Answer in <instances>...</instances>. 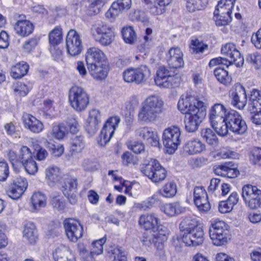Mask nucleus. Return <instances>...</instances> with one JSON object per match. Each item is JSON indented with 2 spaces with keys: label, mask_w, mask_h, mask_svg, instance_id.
Listing matches in <instances>:
<instances>
[{
  "label": "nucleus",
  "mask_w": 261,
  "mask_h": 261,
  "mask_svg": "<svg viewBox=\"0 0 261 261\" xmlns=\"http://www.w3.org/2000/svg\"><path fill=\"white\" fill-rule=\"evenodd\" d=\"M177 108L185 114L184 121L186 130L189 133L196 132L206 115L205 104L196 97L186 94L180 97Z\"/></svg>",
  "instance_id": "obj_1"
},
{
  "label": "nucleus",
  "mask_w": 261,
  "mask_h": 261,
  "mask_svg": "<svg viewBox=\"0 0 261 261\" xmlns=\"http://www.w3.org/2000/svg\"><path fill=\"white\" fill-rule=\"evenodd\" d=\"M85 57L91 76L98 81L105 80L108 75L110 66L103 51L98 47H91L87 49Z\"/></svg>",
  "instance_id": "obj_2"
},
{
  "label": "nucleus",
  "mask_w": 261,
  "mask_h": 261,
  "mask_svg": "<svg viewBox=\"0 0 261 261\" xmlns=\"http://www.w3.org/2000/svg\"><path fill=\"white\" fill-rule=\"evenodd\" d=\"M163 106L164 102L159 96H148L142 103L138 114V120L146 123L154 122L162 113Z\"/></svg>",
  "instance_id": "obj_3"
},
{
  "label": "nucleus",
  "mask_w": 261,
  "mask_h": 261,
  "mask_svg": "<svg viewBox=\"0 0 261 261\" xmlns=\"http://www.w3.org/2000/svg\"><path fill=\"white\" fill-rule=\"evenodd\" d=\"M247 126L242 116L236 111L229 110L222 125L218 128V135L224 136L228 129L237 135H243L247 130Z\"/></svg>",
  "instance_id": "obj_4"
},
{
  "label": "nucleus",
  "mask_w": 261,
  "mask_h": 261,
  "mask_svg": "<svg viewBox=\"0 0 261 261\" xmlns=\"http://www.w3.org/2000/svg\"><path fill=\"white\" fill-rule=\"evenodd\" d=\"M221 51L222 54L226 56L229 58L227 59L222 57H218L210 60L208 65L214 67L216 65H225L228 68L230 64H234L237 67L242 66L244 63L243 57L241 56L240 51L236 48L234 44L228 43L223 45Z\"/></svg>",
  "instance_id": "obj_5"
},
{
  "label": "nucleus",
  "mask_w": 261,
  "mask_h": 261,
  "mask_svg": "<svg viewBox=\"0 0 261 261\" xmlns=\"http://www.w3.org/2000/svg\"><path fill=\"white\" fill-rule=\"evenodd\" d=\"M169 232V229L166 227H161L159 232H153L152 234H150L148 232L144 233L141 238V242L144 245L148 247L153 244L158 250L156 255L159 256L161 260H164L165 253L163 249Z\"/></svg>",
  "instance_id": "obj_6"
},
{
  "label": "nucleus",
  "mask_w": 261,
  "mask_h": 261,
  "mask_svg": "<svg viewBox=\"0 0 261 261\" xmlns=\"http://www.w3.org/2000/svg\"><path fill=\"white\" fill-rule=\"evenodd\" d=\"M68 101L71 107L76 112L84 111L90 102V96L82 87L73 86L69 89Z\"/></svg>",
  "instance_id": "obj_7"
},
{
  "label": "nucleus",
  "mask_w": 261,
  "mask_h": 261,
  "mask_svg": "<svg viewBox=\"0 0 261 261\" xmlns=\"http://www.w3.org/2000/svg\"><path fill=\"white\" fill-rule=\"evenodd\" d=\"M209 233L210 238L215 246L224 245L230 239L228 225L223 221H212L209 228Z\"/></svg>",
  "instance_id": "obj_8"
},
{
  "label": "nucleus",
  "mask_w": 261,
  "mask_h": 261,
  "mask_svg": "<svg viewBox=\"0 0 261 261\" xmlns=\"http://www.w3.org/2000/svg\"><path fill=\"white\" fill-rule=\"evenodd\" d=\"M141 172L153 182H159L166 177L167 172L155 159H151L147 164L141 166Z\"/></svg>",
  "instance_id": "obj_9"
},
{
  "label": "nucleus",
  "mask_w": 261,
  "mask_h": 261,
  "mask_svg": "<svg viewBox=\"0 0 261 261\" xmlns=\"http://www.w3.org/2000/svg\"><path fill=\"white\" fill-rule=\"evenodd\" d=\"M178 79L174 72L165 66H160L154 76L155 85L161 88H172L177 86Z\"/></svg>",
  "instance_id": "obj_10"
},
{
  "label": "nucleus",
  "mask_w": 261,
  "mask_h": 261,
  "mask_svg": "<svg viewBox=\"0 0 261 261\" xmlns=\"http://www.w3.org/2000/svg\"><path fill=\"white\" fill-rule=\"evenodd\" d=\"M91 31L93 39L101 45L107 46L112 43L114 36L112 27L101 23L93 25Z\"/></svg>",
  "instance_id": "obj_11"
},
{
  "label": "nucleus",
  "mask_w": 261,
  "mask_h": 261,
  "mask_svg": "<svg viewBox=\"0 0 261 261\" xmlns=\"http://www.w3.org/2000/svg\"><path fill=\"white\" fill-rule=\"evenodd\" d=\"M242 197L245 205L250 209L255 210L261 205V190L256 186L251 185L244 186Z\"/></svg>",
  "instance_id": "obj_12"
},
{
  "label": "nucleus",
  "mask_w": 261,
  "mask_h": 261,
  "mask_svg": "<svg viewBox=\"0 0 261 261\" xmlns=\"http://www.w3.org/2000/svg\"><path fill=\"white\" fill-rule=\"evenodd\" d=\"M180 128L172 126L166 128L163 132L162 140L167 152L172 154L177 149L181 143Z\"/></svg>",
  "instance_id": "obj_13"
},
{
  "label": "nucleus",
  "mask_w": 261,
  "mask_h": 261,
  "mask_svg": "<svg viewBox=\"0 0 261 261\" xmlns=\"http://www.w3.org/2000/svg\"><path fill=\"white\" fill-rule=\"evenodd\" d=\"M8 159L15 171H19L22 168V164L27 160L34 158L33 152L27 146L22 145L19 149V154L13 149L7 151Z\"/></svg>",
  "instance_id": "obj_14"
},
{
  "label": "nucleus",
  "mask_w": 261,
  "mask_h": 261,
  "mask_svg": "<svg viewBox=\"0 0 261 261\" xmlns=\"http://www.w3.org/2000/svg\"><path fill=\"white\" fill-rule=\"evenodd\" d=\"M150 71L146 65H141L137 68H129L123 73V77L127 83L134 82L140 84L145 82L150 76Z\"/></svg>",
  "instance_id": "obj_15"
},
{
  "label": "nucleus",
  "mask_w": 261,
  "mask_h": 261,
  "mask_svg": "<svg viewBox=\"0 0 261 261\" xmlns=\"http://www.w3.org/2000/svg\"><path fill=\"white\" fill-rule=\"evenodd\" d=\"M67 54L71 56L80 55L83 50L82 40L80 34L74 29H70L66 36Z\"/></svg>",
  "instance_id": "obj_16"
},
{
  "label": "nucleus",
  "mask_w": 261,
  "mask_h": 261,
  "mask_svg": "<svg viewBox=\"0 0 261 261\" xmlns=\"http://www.w3.org/2000/svg\"><path fill=\"white\" fill-rule=\"evenodd\" d=\"M228 111L220 103H215L212 107L209 112V119L212 126L218 133V128L222 125Z\"/></svg>",
  "instance_id": "obj_17"
},
{
  "label": "nucleus",
  "mask_w": 261,
  "mask_h": 261,
  "mask_svg": "<svg viewBox=\"0 0 261 261\" xmlns=\"http://www.w3.org/2000/svg\"><path fill=\"white\" fill-rule=\"evenodd\" d=\"M77 179L71 175H67L64 178L61 190L69 202L74 204L77 201Z\"/></svg>",
  "instance_id": "obj_18"
},
{
  "label": "nucleus",
  "mask_w": 261,
  "mask_h": 261,
  "mask_svg": "<svg viewBox=\"0 0 261 261\" xmlns=\"http://www.w3.org/2000/svg\"><path fill=\"white\" fill-rule=\"evenodd\" d=\"M18 19L13 25L15 33L21 37H27L33 34L35 30V25L30 20L26 19L24 14H16Z\"/></svg>",
  "instance_id": "obj_19"
},
{
  "label": "nucleus",
  "mask_w": 261,
  "mask_h": 261,
  "mask_svg": "<svg viewBox=\"0 0 261 261\" xmlns=\"http://www.w3.org/2000/svg\"><path fill=\"white\" fill-rule=\"evenodd\" d=\"M64 226L68 239L76 242L83 235V227L80 221L72 218H67L64 221Z\"/></svg>",
  "instance_id": "obj_20"
},
{
  "label": "nucleus",
  "mask_w": 261,
  "mask_h": 261,
  "mask_svg": "<svg viewBox=\"0 0 261 261\" xmlns=\"http://www.w3.org/2000/svg\"><path fill=\"white\" fill-rule=\"evenodd\" d=\"M231 103L234 107L242 110L247 104V95L245 88L240 84H236L229 92Z\"/></svg>",
  "instance_id": "obj_21"
},
{
  "label": "nucleus",
  "mask_w": 261,
  "mask_h": 261,
  "mask_svg": "<svg viewBox=\"0 0 261 261\" xmlns=\"http://www.w3.org/2000/svg\"><path fill=\"white\" fill-rule=\"evenodd\" d=\"M28 186V182L25 178L17 177L9 184L7 193L11 198L18 199L23 194Z\"/></svg>",
  "instance_id": "obj_22"
},
{
  "label": "nucleus",
  "mask_w": 261,
  "mask_h": 261,
  "mask_svg": "<svg viewBox=\"0 0 261 261\" xmlns=\"http://www.w3.org/2000/svg\"><path fill=\"white\" fill-rule=\"evenodd\" d=\"M194 202L198 211L206 213L211 208L207 193L202 187H196L194 189Z\"/></svg>",
  "instance_id": "obj_23"
},
{
  "label": "nucleus",
  "mask_w": 261,
  "mask_h": 261,
  "mask_svg": "<svg viewBox=\"0 0 261 261\" xmlns=\"http://www.w3.org/2000/svg\"><path fill=\"white\" fill-rule=\"evenodd\" d=\"M21 120L24 128L34 134H39L44 129L43 122L31 114L23 113Z\"/></svg>",
  "instance_id": "obj_24"
},
{
  "label": "nucleus",
  "mask_w": 261,
  "mask_h": 261,
  "mask_svg": "<svg viewBox=\"0 0 261 261\" xmlns=\"http://www.w3.org/2000/svg\"><path fill=\"white\" fill-rule=\"evenodd\" d=\"M139 224L146 230H151L153 232H159L161 227L160 220L155 214H147L142 215L139 219Z\"/></svg>",
  "instance_id": "obj_25"
},
{
  "label": "nucleus",
  "mask_w": 261,
  "mask_h": 261,
  "mask_svg": "<svg viewBox=\"0 0 261 261\" xmlns=\"http://www.w3.org/2000/svg\"><path fill=\"white\" fill-rule=\"evenodd\" d=\"M184 243L187 246H196L201 245L204 241V232L201 227H196L187 234L181 237Z\"/></svg>",
  "instance_id": "obj_26"
},
{
  "label": "nucleus",
  "mask_w": 261,
  "mask_h": 261,
  "mask_svg": "<svg viewBox=\"0 0 261 261\" xmlns=\"http://www.w3.org/2000/svg\"><path fill=\"white\" fill-rule=\"evenodd\" d=\"M113 118V116L109 117L103 125L97 140L100 146H104L109 142L114 133Z\"/></svg>",
  "instance_id": "obj_27"
},
{
  "label": "nucleus",
  "mask_w": 261,
  "mask_h": 261,
  "mask_svg": "<svg viewBox=\"0 0 261 261\" xmlns=\"http://www.w3.org/2000/svg\"><path fill=\"white\" fill-rule=\"evenodd\" d=\"M136 135L146 140L152 146L160 147V137L156 132L148 127H140L136 130Z\"/></svg>",
  "instance_id": "obj_28"
},
{
  "label": "nucleus",
  "mask_w": 261,
  "mask_h": 261,
  "mask_svg": "<svg viewBox=\"0 0 261 261\" xmlns=\"http://www.w3.org/2000/svg\"><path fill=\"white\" fill-rule=\"evenodd\" d=\"M167 57L168 64L171 68H179L184 66L183 54L179 47L171 48Z\"/></svg>",
  "instance_id": "obj_29"
},
{
  "label": "nucleus",
  "mask_w": 261,
  "mask_h": 261,
  "mask_svg": "<svg viewBox=\"0 0 261 261\" xmlns=\"http://www.w3.org/2000/svg\"><path fill=\"white\" fill-rule=\"evenodd\" d=\"M205 149V146L197 139H193L187 141L184 144L183 153L187 155H195L201 153Z\"/></svg>",
  "instance_id": "obj_30"
},
{
  "label": "nucleus",
  "mask_w": 261,
  "mask_h": 261,
  "mask_svg": "<svg viewBox=\"0 0 261 261\" xmlns=\"http://www.w3.org/2000/svg\"><path fill=\"white\" fill-rule=\"evenodd\" d=\"M53 257L55 261H76L74 254L69 247L60 245L53 252Z\"/></svg>",
  "instance_id": "obj_31"
},
{
  "label": "nucleus",
  "mask_w": 261,
  "mask_h": 261,
  "mask_svg": "<svg viewBox=\"0 0 261 261\" xmlns=\"http://www.w3.org/2000/svg\"><path fill=\"white\" fill-rule=\"evenodd\" d=\"M143 3L148 5V8L151 14L158 15L163 14L165 11V8L170 3L171 0H142Z\"/></svg>",
  "instance_id": "obj_32"
},
{
  "label": "nucleus",
  "mask_w": 261,
  "mask_h": 261,
  "mask_svg": "<svg viewBox=\"0 0 261 261\" xmlns=\"http://www.w3.org/2000/svg\"><path fill=\"white\" fill-rule=\"evenodd\" d=\"M29 69L30 65L27 62L19 61L11 66L10 74L13 79H20L28 74Z\"/></svg>",
  "instance_id": "obj_33"
},
{
  "label": "nucleus",
  "mask_w": 261,
  "mask_h": 261,
  "mask_svg": "<svg viewBox=\"0 0 261 261\" xmlns=\"http://www.w3.org/2000/svg\"><path fill=\"white\" fill-rule=\"evenodd\" d=\"M62 173L59 168L53 166L48 167L45 171V178L47 184L54 187L59 184L62 179Z\"/></svg>",
  "instance_id": "obj_34"
},
{
  "label": "nucleus",
  "mask_w": 261,
  "mask_h": 261,
  "mask_svg": "<svg viewBox=\"0 0 261 261\" xmlns=\"http://www.w3.org/2000/svg\"><path fill=\"white\" fill-rule=\"evenodd\" d=\"M231 165L230 162L218 166L215 169V173L222 176L232 178L239 174V170Z\"/></svg>",
  "instance_id": "obj_35"
},
{
  "label": "nucleus",
  "mask_w": 261,
  "mask_h": 261,
  "mask_svg": "<svg viewBox=\"0 0 261 261\" xmlns=\"http://www.w3.org/2000/svg\"><path fill=\"white\" fill-rule=\"evenodd\" d=\"M161 210L166 215L172 217L185 211V208L181 206L178 202L167 203L161 206Z\"/></svg>",
  "instance_id": "obj_36"
},
{
  "label": "nucleus",
  "mask_w": 261,
  "mask_h": 261,
  "mask_svg": "<svg viewBox=\"0 0 261 261\" xmlns=\"http://www.w3.org/2000/svg\"><path fill=\"white\" fill-rule=\"evenodd\" d=\"M234 2V0L220 1L216 6L214 15L220 14L224 15L228 14L231 16Z\"/></svg>",
  "instance_id": "obj_37"
},
{
  "label": "nucleus",
  "mask_w": 261,
  "mask_h": 261,
  "mask_svg": "<svg viewBox=\"0 0 261 261\" xmlns=\"http://www.w3.org/2000/svg\"><path fill=\"white\" fill-rule=\"evenodd\" d=\"M49 46L59 45L63 40V29L61 25L56 26L48 35Z\"/></svg>",
  "instance_id": "obj_38"
},
{
  "label": "nucleus",
  "mask_w": 261,
  "mask_h": 261,
  "mask_svg": "<svg viewBox=\"0 0 261 261\" xmlns=\"http://www.w3.org/2000/svg\"><path fill=\"white\" fill-rule=\"evenodd\" d=\"M88 6H86L85 12L89 16H95L101 11L106 4V0H87Z\"/></svg>",
  "instance_id": "obj_39"
},
{
  "label": "nucleus",
  "mask_w": 261,
  "mask_h": 261,
  "mask_svg": "<svg viewBox=\"0 0 261 261\" xmlns=\"http://www.w3.org/2000/svg\"><path fill=\"white\" fill-rule=\"evenodd\" d=\"M68 134V127L65 122L53 124L51 135L57 140L63 139Z\"/></svg>",
  "instance_id": "obj_40"
},
{
  "label": "nucleus",
  "mask_w": 261,
  "mask_h": 261,
  "mask_svg": "<svg viewBox=\"0 0 261 261\" xmlns=\"http://www.w3.org/2000/svg\"><path fill=\"white\" fill-rule=\"evenodd\" d=\"M122 39L126 44L133 45L137 40V36L133 27L126 25L121 29Z\"/></svg>",
  "instance_id": "obj_41"
},
{
  "label": "nucleus",
  "mask_w": 261,
  "mask_h": 261,
  "mask_svg": "<svg viewBox=\"0 0 261 261\" xmlns=\"http://www.w3.org/2000/svg\"><path fill=\"white\" fill-rule=\"evenodd\" d=\"M23 237L31 244L37 242L38 237L37 231L35 224L32 222L27 223L24 228Z\"/></svg>",
  "instance_id": "obj_42"
},
{
  "label": "nucleus",
  "mask_w": 261,
  "mask_h": 261,
  "mask_svg": "<svg viewBox=\"0 0 261 261\" xmlns=\"http://www.w3.org/2000/svg\"><path fill=\"white\" fill-rule=\"evenodd\" d=\"M200 227L198 225L197 221L195 219L190 218L184 219L180 223L179 228L181 237L187 234L189 232L195 229L196 227Z\"/></svg>",
  "instance_id": "obj_43"
},
{
  "label": "nucleus",
  "mask_w": 261,
  "mask_h": 261,
  "mask_svg": "<svg viewBox=\"0 0 261 261\" xmlns=\"http://www.w3.org/2000/svg\"><path fill=\"white\" fill-rule=\"evenodd\" d=\"M85 147V143L84 137L82 136H76L71 140L69 151L71 155H75L82 152Z\"/></svg>",
  "instance_id": "obj_44"
},
{
  "label": "nucleus",
  "mask_w": 261,
  "mask_h": 261,
  "mask_svg": "<svg viewBox=\"0 0 261 261\" xmlns=\"http://www.w3.org/2000/svg\"><path fill=\"white\" fill-rule=\"evenodd\" d=\"M177 186L173 181H170L165 184L158 191V193L165 198H172L176 194Z\"/></svg>",
  "instance_id": "obj_45"
},
{
  "label": "nucleus",
  "mask_w": 261,
  "mask_h": 261,
  "mask_svg": "<svg viewBox=\"0 0 261 261\" xmlns=\"http://www.w3.org/2000/svg\"><path fill=\"white\" fill-rule=\"evenodd\" d=\"M46 197L40 192H35L31 198V202L34 210H39L46 205Z\"/></svg>",
  "instance_id": "obj_46"
},
{
  "label": "nucleus",
  "mask_w": 261,
  "mask_h": 261,
  "mask_svg": "<svg viewBox=\"0 0 261 261\" xmlns=\"http://www.w3.org/2000/svg\"><path fill=\"white\" fill-rule=\"evenodd\" d=\"M214 73L217 80L224 85H228L231 82V77L228 71L223 67L219 66L214 71Z\"/></svg>",
  "instance_id": "obj_47"
},
{
  "label": "nucleus",
  "mask_w": 261,
  "mask_h": 261,
  "mask_svg": "<svg viewBox=\"0 0 261 261\" xmlns=\"http://www.w3.org/2000/svg\"><path fill=\"white\" fill-rule=\"evenodd\" d=\"M99 114L95 111L90 112L86 122V128L89 131L96 130L100 123Z\"/></svg>",
  "instance_id": "obj_48"
},
{
  "label": "nucleus",
  "mask_w": 261,
  "mask_h": 261,
  "mask_svg": "<svg viewBox=\"0 0 261 261\" xmlns=\"http://www.w3.org/2000/svg\"><path fill=\"white\" fill-rule=\"evenodd\" d=\"M201 136L206 143L212 146H216L218 144V139L215 133L211 128H203L201 130Z\"/></svg>",
  "instance_id": "obj_49"
},
{
  "label": "nucleus",
  "mask_w": 261,
  "mask_h": 261,
  "mask_svg": "<svg viewBox=\"0 0 261 261\" xmlns=\"http://www.w3.org/2000/svg\"><path fill=\"white\" fill-rule=\"evenodd\" d=\"M12 89L17 95L24 97L31 91V87L24 82L18 81L13 83Z\"/></svg>",
  "instance_id": "obj_50"
},
{
  "label": "nucleus",
  "mask_w": 261,
  "mask_h": 261,
  "mask_svg": "<svg viewBox=\"0 0 261 261\" xmlns=\"http://www.w3.org/2000/svg\"><path fill=\"white\" fill-rule=\"evenodd\" d=\"M54 101L50 99H47L43 101V112L44 114L49 118H55L57 115V111L54 106Z\"/></svg>",
  "instance_id": "obj_51"
},
{
  "label": "nucleus",
  "mask_w": 261,
  "mask_h": 261,
  "mask_svg": "<svg viewBox=\"0 0 261 261\" xmlns=\"http://www.w3.org/2000/svg\"><path fill=\"white\" fill-rule=\"evenodd\" d=\"M187 9L189 12H194L203 9L207 4L208 0H186Z\"/></svg>",
  "instance_id": "obj_52"
},
{
  "label": "nucleus",
  "mask_w": 261,
  "mask_h": 261,
  "mask_svg": "<svg viewBox=\"0 0 261 261\" xmlns=\"http://www.w3.org/2000/svg\"><path fill=\"white\" fill-rule=\"evenodd\" d=\"M40 40V37L35 36L26 40L23 44V49L25 52L31 53L38 45Z\"/></svg>",
  "instance_id": "obj_53"
},
{
  "label": "nucleus",
  "mask_w": 261,
  "mask_h": 261,
  "mask_svg": "<svg viewBox=\"0 0 261 261\" xmlns=\"http://www.w3.org/2000/svg\"><path fill=\"white\" fill-rule=\"evenodd\" d=\"M106 241L105 237L93 241L92 243V248L90 254L92 256L100 254L103 252V245Z\"/></svg>",
  "instance_id": "obj_54"
},
{
  "label": "nucleus",
  "mask_w": 261,
  "mask_h": 261,
  "mask_svg": "<svg viewBox=\"0 0 261 261\" xmlns=\"http://www.w3.org/2000/svg\"><path fill=\"white\" fill-rule=\"evenodd\" d=\"M250 101V107L253 109L261 107V93L259 90L253 89L251 91Z\"/></svg>",
  "instance_id": "obj_55"
},
{
  "label": "nucleus",
  "mask_w": 261,
  "mask_h": 261,
  "mask_svg": "<svg viewBox=\"0 0 261 261\" xmlns=\"http://www.w3.org/2000/svg\"><path fill=\"white\" fill-rule=\"evenodd\" d=\"M22 167H23L26 172L30 175L36 174L38 170V165L34 158L22 163Z\"/></svg>",
  "instance_id": "obj_56"
},
{
  "label": "nucleus",
  "mask_w": 261,
  "mask_h": 261,
  "mask_svg": "<svg viewBox=\"0 0 261 261\" xmlns=\"http://www.w3.org/2000/svg\"><path fill=\"white\" fill-rule=\"evenodd\" d=\"M246 61L255 69H258L261 67V55L256 52L248 54Z\"/></svg>",
  "instance_id": "obj_57"
},
{
  "label": "nucleus",
  "mask_w": 261,
  "mask_h": 261,
  "mask_svg": "<svg viewBox=\"0 0 261 261\" xmlns=\"http://www.w3.org/2000/svg\"><path fill=\"white\" fill-rule=\"evenodd\" d=\"M214 20L216 24L219 26L225 25L228 24L231 20V16L229 15H214Z\"/></svg>",
  "instance_id": "obj_58"
},
{
  "label": "nucleus",
  "mask_w": 261,
  "mask_h": 261,
  "mask_svg": "<svg viewBox=\"0 0 261 261\" xmlns=\"http://www.w3.org/2000/svg\"><path fill=\"white\" fill-rule=\"evenodd\" d=\"M9 174V167L7 162L4 160L0 161V181L6 180Z\"/></svg>",
  "instance_id": "obj_59"
},
{
  "label": "nucleus",
  "mask_w": 261,
  "mask_h": 261,
  "mask_svg": "<svg viewBox=\"0 0 261 261\" xmlns=\"http://www.w3.org/2000/svg\"><path fill=\"white\" fill-rule=\"evenodd\" d=\"M126 181L123 180L121 178L115 176V190L120 192L124 191L125 193H128L130 190V188L127 186Z\"/></svg>",
  "instance_id": "obj_60"
},
{
  "label": "nucleus",
  "mask_w": 261,
  "mask_h": 261,
  "mask_svg": "<svg viewBox=\"0 0 261 261\" xmlns=\"http://www.w3.org/2000/svg\"><path fill=\"white\" fill-rule=\"evenodd\" d=\"M129 17L132 21H140L144 22L147 20V18L144 12L139 10L130 13Z\"/></svg>",
  "instance_id": "obj_61"
},
{
  "label": "nucleus",
  "mask_w": 261,
  "mask_h": 261,
  "mask_svg": "<svg viewBox=\"0 0 261 261\" xmlns=\"http://www.w3.org/2000/svg\"><path fill=\"white\" fill-rule=\"evenodd\" d=\"M59 45L50 46L49 50L52 56L57 61L63 60L64 57V51L63 49L58 47Z\"/></svg>",
  "instance_id": "obj_62"
},
{
  "label": "nucleus",
  "mask_w": 261,
  "mask_h": 261,
  "mask_svg": "<svg viewBox=\"0 0 261 261\" xmlns=\"http://www.w3.org/2000/svg\"><path fill=\"white\" fill-rule=\"evenodd\" d=\"M128 148L132 150L136 154L141 153L144 151V145L142 142H135L132 143V142H127Z\"/></svg>",
  "instance_id": "obj_63"
},
{
  "label": "nucleus",
  "mask_w": 261,
  "mask_h": 261,
  "mask_svg": "<svg viewBox=\"0 0 261 261\" xmlns=\"http://www.w3.org/2000/svg\"><path fill=\"white\" fill-rule=\"evenodd\" d=\"M34 149L36 151V159L38 161H41L45 159L48 155V152L46 150L38 144L34 145Z\"/></svg>",
  "instance_id": "obj_64"
}]
</instances>
